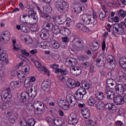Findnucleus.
I'll return each instance as SVG.
<instances>
[{
	"label": "nucleus",
	"mask_w": 126,
	"mask_h": 126,
	"mask_svg": "<svg viewBox=\"0 0 126 126\" xmlns=\"http://www.w3.org/2000/svg\"><path fill=\"white\" fill-rule=\"evenodd\" d=\"M84 24H93L96 25L97 24V20H96V16L93 15H89L88 14H84L82 18Z\"/></svg>",
	"instance_id": "1"
},
{
	"label": "nucleus",
	"mask_w": 126,
	"mask_h": 126,
	"mask_svg": "<svg viewBox=\"0 0 126 126\" xmlns=\"http://www.w3.org/2000/svg\"><path fill=\"white\" fill-rule=\"evenodd\" d=\"M113 100L117 105H123L124 103H126V94L123 97L121 95H118L114 97Z\"/></svg>",
	"instance_id": "2"
},
{
	"label": "nucleus",
	"mask_w": 126,
	"mask_h": 126,
	"mask_svg": "<svg viewBox=\"0 0 126 126\" xmlns=\"http://www.w3.org/2000/svg\"><path fill=\"white\" fill-rule=\"evenodd\" d=\"M73 46L78 49L83 48V41L79 37H75L72 40Z\"/></svg>",
	"instance_id": "3"
},
{
	"label": "nucleus",
	"mask_w": 126,
	"mask_h": 126,
	"mask_svg": "<svg viewBox=\"0 0 126 126\" xmlns=\"http://www.w3.org/2000/svg\"><path fill=\"white\" fill-rule=\"evenodd\" d=\"M30 84H31V80H30L29 78H27L24 82L25 87L28 88L29 90H31V92L33 91L36 93L37 89L35 88V87H33V85L31 86Z\"/></svg>",
	"instance_id": "4"
},
{
	"label": "nucleus",
	"mask_w": 126,
	"mask_h": 126,
	"mask_svg": "<svg viewBox=\"0 0 126 126\" xmlns=\"http://www.w3.org/2000/svg\"><path fill=\"white\" fill-rule=\"evenodd\" d=\"M66 84L69 88H75L80 86V83L78 81L75 82L74 79H69L66 82Z\"/></svg>",
	"instance_id": "5"
},
{
	"label": "nucleus",
	"mask_w": 126,
	"mask_h": 126,
	"mask_svg": "<svg viewBox=\"0 0 126 126\" xmlns=\"http://www.w3.org/2000/svg\"><path fill=\"white\" fill-rule=\"evenodd\" d=\"M68 120L69 125H76V124L78 123V120L76 117V115H75L74 113L71 114L68 116Z\"/></svg>",
	"instance_id": "6"
},
{
	"label": "nucleus",
	"mask_w": 126,
	"mask_h": 126,
	"mask_svg": "<svg viewBox=\"0 0 126 126\" xmlns=\"http://www.w3.org/2000/svg\"><path fill=\"white\" fill-rule=\"evenodd\" d=\"M29 94L26 92H23L21 94V98L20 99V101L21 103H23L25 105L28 104V99H29ZM28 99V100H27Z\"/></svg>",
	"instance_id": "7"
},
{
	"label": "nucleus",
	"mask_w": 126,
	"mask_h": 126,
	"mask_svg": "<svg viewBox=\"0 0 126 126\" xmlns=\"http://www.w3.org/2000/svg\"><path fill=\"white\" fill-rule=\"evenodd\" d=\"M116 93L112 90L106 91L104 93V96L107 100H113L115 98Z\"/></svg>",
	"instance_id": "8"
},
{
	"label": "nucleus",
	"mask_w": 126,
	"mask_h": 126,
	"mask_svg": "<svg viewBox=\"0 0 126 126\" xmlns=\"http://www.w3.org/2000/svg\"><path fill=\"white\" fill-rule=\"evenodd\" d=\"M104 110H108L109 112L115 113L117 111V107L112 103H107L105 104Z\"/></svg>",
	"instance_id": "9"
},
{
	"label": "nucleus",
	"mask_w": 126,
	"mask_h": 126,
	"mask_svg": "<svg viewBox=\"0 0 126 126\" xmlns=\"http://www.w3.org/2000/svg\"><path fill=\"white\" fill-rule=\"evenodd\" d=\"M115 89H116L117 92L118 91L119 94H124L125 90H126V84H124V86L122 84L117 85L115 87Z\"/></svg>",
	"instance_id": "10"
},
{
	"label": "nucleus",
	"mask_w": 126,
	"mask_h": 126,
	"mask_svg": "<svg viewBox=\"0 0 126 126\" xmlns=\"http://www.w3.org/2000/svg\"><path fill=\"white\" fill-rule=\"evenodd\" d=\"M44 29L43 30H45L46 32H52L53 31V27H54V24L52 23H48L47 22L43 23Z\"/></svg>",
	"instance_id": "11"
},
{
	"label": "nucleus",
	"mask_w": 126,
	"mask_h": 126,
	"mask_svg": "<svg viewBox=\"0 0 126 126\" xmlns=\"http://www.w3.org/2000/svg\"><path fill=\"white\" fill-rule=\"evenodd\" d=\"M7 57V54L3 52L2 49L0 48V61L1 62H5L7 64V63H8Z\"/></svg>",
	"instance_id": "12"
},
{
	"label": "nucleus",
	"mask_w": 126,
	"mask_h": 126,
	"mask_svg": "<svg viewBox=\"0 0 126 126\" xmlns=\"http://www.w3.org/2000/svg\"><path fill=\"white\" fill-rule=\"evenodd\" d=\"M70 72L73 75H80V74H81V68L79 67L73 66L70 69Z\"/></svg>",
	"instance_id": "13"
},
{
	"label": "nucleus",
	"mask_w": 126,
	"mask_h": 126,
	"mask_svg": "<svg viewBox=\"0 0 126 126\" xmlns=\"http://www.w3.org/2000/svg\"><path fill=\"white\" fill-rule=\"evenodd\" d=\"M39 35L42 40H49V32L45 30L42 29L40 32Z\"/></svg>",
	"instance_id": "14"
},
{
	"label": "nucleus",
	"mask_w": 126,
	"mask_h": 126,
	"mask_svg": "<svg viewBox=\"0 0 126 126\" xmlns=\"http://www.w3.org/2000/svg\"><path fill=\"white\" fill-rule=\"evenodd\" d=\"M80 89H78L75 94L74 98L75 100H79L81 101L83 100V97H84V94H82V92H80Z\"/></svg>",
	"instance_id": "15"
},
{
	"label": "nucleus",
	"mask_w": 126,
	"mask_h": 126,
	"mask_svg": "<svg viewBox=\"0 0 126 126\" xmlns=\"http://www.w3.org/2000/svg\"><path fill=\"white\" fill-rule=\"evenodd\" d=\"M116 73L118 74L119 76V79L120 81H122V82H126V74L123 72V71L120 70H118L116 71Z\"/></svg>",
	"instance_id": "16"
},
{
	"label": "nucleus",
	"mask_w": 126,
	"mask_h": 126,
	"mask_svg": "<svg viewBox=\"0 0 126 126\" xmlns=\"http://www.w3.org/2000/svg\"><path fill=\"white\" fill-rule=\"evenodd\" d=\"M37 8L38 10H39V14L40 15L41 17H43V18H45V19H47V20H50L51 18H52V17L51 15H49L48 13H45L42 12V10H41V8H40V7L37 6Z\"/></svg>",
	"instance_id": "17"
},
{
	"label": "nucleus",
	"mask_w": 126,
	"mask_h": 126,
	"mask_svg": "<svg viewBox=\"0 0 126 126\" xmlns=\"http://www.w3.org/2000/svg\"><path fill=\"white\" fill-rule=\"evenodd\" d=\"M65 100H60L58 102V105L60 108L63 109V110H67L69 108L68 104L66 103Z\"/></svg>",
	"instance_id": "18"
},
{
	"label": "nucleus",
	"mask_w": 126,
	"mask_h": 126,
	"mask_svg": "<svg viewBox=\"0 0 126 126\" xmlns=\"http://www.w3.org/2000/svg\"><path fill=\"white\" fill-rule=\"evenodd\" d=\"M82 115L85 119H88L90 117V111L87 108H83L81 109Z\"/></svg>",
	"instance_id": "19"
},
{
	"label": "nucleus",
	"mask_w": 126,
	"mask_h": 126,
	"mask_svg": "<svg viewBox=\"0 0 126 126\" xmlns=\"http://www.w3.org/2000/svg\"><path fill=\"white\" fill-rule=\"evenodd\" d=\"M95 62L97 63H99L100 66H104L106 64V57H100L95 59Z\"/></svg>",
	"instance_id": "20"
},
{
	"label": "nucleus",
	"mask_w": 126,
	"mask_h": 126,
	"mask_svg": "<svg viewBox=\"0 0 126 126\" xmlns=\"http://www.w3.org/2000/svg\"><path fill=\"white\" fill-rule=\"evenodd\" d=\"M42 87L44 91L48 92V91H50V83L48 81H44L42 84Z\"/></svg>",
	"instance_id": "21"
},
{
	"label": "nucleus",
	"mask_w": 126,
	"mask_h": 126,
	"mask_svg": "<svg viewBox=\"0 0 126 126\" xmlns=\"http://www.w3.org/2000/svg\"><path fill=\"white\" fill-rule=\"evenodd\" d=\"M76 27L77 28H78V29H80V30L83 32H88L89 31L87 27L84 26V25L81 23H78L76 25Z\"/></svg>",
	"instance_id": "22"
},
{
	"label": "nucleus",
	"mask_w": 126,
	"mask_h": 126,
	"mask_svg": "<svg viewBox=\"0 0 126 126\" xmlns=\"http://www.w3.org/2000/svg\"><path fill=\"white\" fill-rule=\"evenodd\" d=\"M28 13V17H29V18L31 17V18H33V20H35L36 22L38 21V18L37 17V16H36V13L34 11L32 10H29Z\"/></svg>",
	"instance_id": "23"
},
{
	"label": "nucleus",
	"mask_w": 126,
	"mask_h": 126,
	"mask_svg": "<svg viewBox=\"0 0 126 126\" xmlns=\"http://www.w3.org/2000/svg\"><path fill=\"white\" fill-rule=\"evenodd\" d=\"M11 97V95H10V94L5 91L2 92L1 94V98L2 100V99H4L5 101H7L8 100L7 99V98H8V99H10Z\"/></svg>",
	"instance_id": "24"
},
{
	"label": "nucleus",
	"mask_w": 126,
	"mask_h": 126,
	"mask_svg": "<svg viewBox=\"0 0 126 126\" xmlns=\"http://www.w3.org/2000/svg\"><path fill=\"white\" fill-rule=\"evenodd\" d=\"M55 21L57 24H59L60 25H61L64 23V21H65V19L61 16H59L55 19Z\"/></svg>",
	"instance_id": "25"
},
{
	"label": "nucleus",
	"mask_w": 126,
	"mask_h": 126,
	"mask_svg": "<svg viewBox=\"0 0 126 126\" xmlns=\"http://www.w3.org/2000/svg\"><path fill=\"white\" fill-rule=\"evenodd\" d=\"M95 107L98 109V110H105V104L102 101H99L95 104Z\"/></svg>",
	"instance_id": "26"
},
{
	"label": "nucleus",
	"mask_w": 126,
	"mask_h": 126,
	"mask_svg": "<svg viewBox=\"0 0 126 126\" xmlns=\"http://www.w3.org/2000/svg\"><path fill=\"white\" fill-rule=\"evenodd\" d=\"M52 31H53V33H54L55 35H58L59 33H61V30H60L59 26L57 25H53Z\"/></svg>",
	"instance_id": "27"
},
{
	"label": "nucleus",
	"mask_w": 126,
	"mask_h": 126,
	"mask_svg": "<svg viewBox=\"0 0 126 126\" xmlns=\"http://www.w3.org/2000/svg\"><path fill=\"white\" fill-rule=\"evenodd\" d=\"M120 64L123 68H126V59L122 58L120 60Z\"/></svg>",
	"instance_id": "28"
},
{
	"label": "nucleus",
	"mask_w": 126,
	"mask_h": 126,
	"mask_svg": "<svg viewBox=\"0 0 126 126\" xmlns=\"http://www.w3.org/2000/svg\"><path fill=\"white\" fill-rule=\"evenodd\" d=\"M10 86L12 87V88H18L19 87V81H12L10 83Z\"/></svg>",
	"instance_id": "29"
},
{
	"label": "nucleus",
	"mask_w": 126,
	"mask_h": 126,
	"mask_svg": "<svg viewBox=\"0 0 126 126\" xmlns=\"http://www.w3.org/2000/svg\"><path fill=\"white\" fill-rule=\"evenodd\" d=\"M93 51H97L100 47V43L97 41H94L92 44Z\"/></svg>",
	"instance_id": "30"
},
{
	"label": "nucleus",
	"mask_w": 126,
	"mask_h": 126,
	"mask_svg": "<svg viewBox=\"0 0 126 126\" xmlns=\"http://www.w3.org/2000/svg\"><path fill=\"white\" fill-rule=\"evenodd\" d=\"M21 31L22 32H23L24 33H29V32L30 31V29H29V27L26 26H23L21 27Z\"/></svg>",
	"instance_id": "31"
},
{
	"label": "nucleus",
	"mask_w": 126,
	"mask_h": 126,
	"mask_svg": "<svg viewBox=\"0 0 126 126\" xmlns=\"http://www.w3.org/2000/svg\"><path fill=\"white\" fill-rule=\"evenodd\" d=\"M65 64L68 67H69V66H73V64H72L71 58H68L66 60Z\"/></svg>",
	"instance_id": "32"
},
{
	"label": "nucleus",
	"mask_w": 126,
	"mask_h": 126,
	"mask_svg": "<svg viewBox=\"0 0 126 126\" xmlns=\"http://www.w3.org/2000/svg\"><path fill=\"white\" fill-rule=\"evenodd\" d=\"M51 45L54 49H59V48H60V44H59V43L55 40H53L51 41Z\"/></svg>",
	"instance_id": "33"
},
{
	"label": "nucleus",
	"mask_w": 126,
	"mask_h": 126,
	"mask_svg": "<svg viewBox=\"0 0 126 126\" xmlns=\"http://www.w3.org/2000/svg\"><path fill=\"white\" fill-rule=\"evenodd\" d=\"M39 70L40 71H44V73H46L48 76H50V71L46 68L45 66L42 67V66H41L40 67H39Z\"/></svg>",
	"instance_id": "34"
},
{
	"label": "nucleus",
	"mask_w": 126,
	"mask_h": 126,
	"mask_svg": "<svg viewBox=\"0 0 126 126\" xmlns=\"http://www.w3.org/2000/svg\"><path fill=\"white\" fill-rule=\"evenodd\" d=\"M112 81H113V80H111L110 79H108L107 80V85H111V86H112L113 87L112 89H115V90H116V89H115V87L117 86V85H115V81H114V83L112 82Z\"/></svg>",
	"instance_id": "35"
},
{
	"label": "nucleus",
	"mask_w": 126,
	"mask_h": 126,
	"mask_svg": "<svg viewBox=\"0 0 126 126\" xmlns=\"http://www.w3.org/2000/svg\"><path fill=\"white\" fill-rule=\"evenodd\" d=\"M95 97L98 100H103L104 98V94L102 92H99L98 94H96Z\"/></svg>",
	"instance_id": "36"
},
{
	"label": "nucleus",
	"mask_w": 126,
	"mask_h": 126,
	"mask_svg": "<svg viewBox=\"0 0 126 126\" xmlns=\"http://www.w3.org/2000/svg\"><path fill=\"white\" fill-rule=\"evenodd\" d=\"M3 35V37H4V39L6 42H8L9 41V39H10V34L8 33H2Z\"/></svg>",
	"instance_id": "37"
},
{
	"label": "nucleus",
	"mask_w": 126,
	"mask_h": 126,
	"mask_svg": "<svg viewBox=\"0 0 126 126\" xmlns=\"http://www.w3.org/2000/svg\"><path fill=\"white\" fill-rule=\"evenodd\" d=\"M118 15H120V16H121V17H123V18H125L126 17V13L124 10L122 9H121L118 11Z\"/></svg>",
	"instance_id": "38"
},
{
	"label": "nucleus",
	"mask_w": 126,
	"mask_h": 126,
	"mask_svg": "<svg viewBox=\"0 0 126 126\" xmlns=\"http://www.w3.org/2000/svg\"><path fill=\"white\" fill-rule=\"evenodd\" d=\"M35 126V120L32 118L29 119L28 121V126Z\"/></svg>",
	"instance_id": "39"
},
{
	"label": "nucleus",
	"mask_w": 126,
	"mask_h": 126,
	"mask_svg": "<svg viewBox=\"0 0 126 126\" xmlns=\"http://www.w3.org/2000/svg\"><path fill=\"white\" fill-rule=\"evenodd\" d=\"M66 102L67 105H70V104H72V99H71V96L70 95H67L66 96Z\"/></svg>",
	"instance_id": "40"
},
{
	"label": "nucleus",
	"mask_w": 126,
	"mask_h": 126,
	"mask_svg": "<svg viewBox=\"0 0 126 126\" xmlns=\"http://www.w3.org/2000/svg\"><path fill=\"white\" fill-rule=\"evenodd\" d=\"M116 32L119 35H123L125 34V31L121 27L116 30Z\"/></svg>",
	"instance_id": "41"
},
{
	"label": "nucleus",
	"mask_w": 126,
	"mask_h": 126,
	"mask_svg": "<svg viewBox=\"0 0 126 126\" xmlns=\"http://www.w3.org/2000/svg\"><path fill=\"white\" fill-rule=\"evenodd\" d=\"M43 108H44V104L42 103H39L38 106L36 107L37 112H42V111H43Z\"/></svg>",
	"instance_id": "42"
},
{
	"label": "nucleus",
	"mask_w": 126,
	"mask_h": 126,
	"mask_svg": "<svg viewBox=\"0 0 126 126\" xmlns=\"http://www.w3.org/2000/svg\"><path fill=\"white\" fill-rule=\"evenodd\" d=\"M107 61L109 63H112L114 62V57L112 55H108Z\"/></svg>",
	"instance_id": "43"
},
{
	"label": "nucleus",
	"mask_w": 126,
	"mask_h": 126,
	"mask_svg": "<svg viewBox=\"0 0 126 126\" xmlns=\"http://www.w3.org/2000/svg\"><path fill=\"white\" fill-rule=\"evenodd\" d=\"M75 12H77V13H80L81 11H82V7L78 6L74 8H73Z\"/></svg>",
	"instance_id": "44"
},
{
	"label": "nucleus",
	"mask_w": 126,
	"mask_h": 126,
	"mask_svg": "<svg viewBox=\"0 0 126 126\" xmlns=\"http://www.w3.org/2000/svg\"><path fill=\"white\" fill-rule=\"evenodd\" d=\"M34 106L32 104H29L28 105H27V109L28 110V111H33L34 110Z\"/></svg>",
	"instance_id": "45"
},
{
	"label": "nucleus",
	"mask_w": 126,
	"mask_h": 126,
	"mask_svg": "<svg viewBox=\"0 0 126 126\" xmlns=\"http://www.w3.org/2000/svg\"><path fill=\"white\" fill-rule=\"evenodd\" d=\"M105 17H106L105 13L102 12L99 14V18L100 20H104V18H105Z\"/></svg>",
	"instance_id": "46"
},
{
	"label": "nucleus",
	"mask_w": 126,
	"mask_h": 126,
	"mask_svg": "<svg viewBox=\"0 0 126 126\" xmlns=\"http://www.w3.org/2000/svg\"><path fill=\"white\" fill-rule=\"evenodd\" d=\"M21 53L24 56H25V57H28L30 55V54L29 52H27L25 49L22 50Z\"/></svg>",
	"instance_id": "47"
},
{
	"label": "nucleus",
	"mask_w": 126,
	"mask_h": 126,
	"mask_svg": "<svg viewBox=\"0 0 126 126\" xmlns=\"http://www.w3.org/2000/svg\"><path fill=\"white\" fill-rule=\"evenodd\" d=\"M85 124H86V125H95L96 124V122H93V120H86L85 121Z\"/></svg>",
	"instance_id": "48"
},
{
	"label": "nucleus",
	"mask_w": 126,
	"mask_h": 126,
	"mask_svg": "<svg viewBox=\"0 0 126 126\" xmlns=\"http://www.w3.org/2000/svg\"><path fill=\"white\" fill-rule=\"evenodd\" d=\"M24 72H25L26 74H29V71H30V67L29 66H24Z\"/></svg>",
	"instance_id": "49"
},
{
	"label": "nucleus",
	"mask_w": 126,
	"mask_h": 126,
	"mask_svg": "<svg viewBox=\"0 0 126 126\" xmlns=\"http://www.w3.org/2000/svg\"><path fill=\"white\" fill-rule=\"evenodd\" d=\"M65 20L66 21V26L67 27H69V26H70V23L72 22L71 19L69 18H67Z\"/></svg>",
	"instance_id": "50"
},
{
	"label": "nucleus",
	"mask_w": 126,
	"mask_h": 126,
	"mask_svg": "<svg viewBox=\"0 0 126 126\" xmlns=\"http://www.w3.org/2000/svg\"><path fill=\"white\" fill-rule=\"evenodd\" d=\"M45 101L47 102V104H49V103H51V102H53V101H54V98L52 96L48 97L46 98Z\"/></svg>",
	"instance_id": "51"
},
{
	"label": "nucleus",
	"mask_w": 126,
	"mask_h": 126,
	"mask_svg": "<svg viewBox=\"0 0 126 126\" xmlns=\"http://www.w3.org/2000/svg\"><path fill=\"white\" fill-rule=\"evenodd\" d=\"M71 61L72 62V64H73V66H75V65L77 64V59L71 58Z\"/></svg>",
	"instance_id": "52"
},
{
	"label": "nucleus",
	"mask_w": 126,
	"mask_h": 126,
	"mask_svg": "<svg viewBox=\"0 0 126 126\" xmlns=\"http://www.w3.org/2000/svg\"><path fill=\"white\" fill-rule=\"evenodd\" d=\"M46 122H47V123H48V124H52V123H53V122H54V123L55 124V121L53 120V119L51 118V117H50L49 116L46 117Z\"/></svg>",
	"instance_id": "53"
},
{
	"label": "nucleus",
	"mask_w": 126,
	"mask_h": 126,
	"mask_svg": "<svg viewBox=\"0 0 126 126\" xmlns=\"http://www.w3.org/2000/svg\"><path fill=\"white\" fill-rule=\"evenodd\" d=\"M89 103V105L90 106H94V100L92 98V97H91L88 101Z\"/></svg>",
	"instance_id": "54"
},
{
	"label": "nucleus",
	"mask_w": 126,
	"mask_h": 126,
	"mask_svg": "<svg viewBox=\"0 0 126 126\" xmlns=\"http://www.w3.org/2000/svg\"><path fill=\"white\" fill-rule=\"evenodd\" d=\"M0 109H1V110H3L4 111V110H6V109H7V106H6V104L3 103V104H1L0 106Z\"/></svg>",
	"instance_id": "55"
},
{
	"label": "nucleus",
	"mask_w": 126,
	"mask_h": 126,
	"mask_svg": "<svg viewBox=\"0 0 126 126\" xmlns=\"http://www.w3.org/2000/svg\"><path fill=\"white\" fill-rule=\"evenodd\" d=\"M82 65L84 66V67H88L90 65V63L88 62H85L82 63Z\"/></svg>",
	"instance_id": "56"
},
{
	"label": "nucleus",
	"mask_w": 126,
	"mask_h": 126,
	"mask_svg": "<svg viewBox=\"0 0 126 126\" xmlns=\"http://www.w3.org/2000/svg\"><path fill=\"white\" fill-rule=\"evenodd\" d=\"M61 4L62 5V6L64 8H67L68 7V5L67 4V2H65V1H63L62 3H61Z\"/></svg>",
	"instance_id": "57"
},
{
	"label": "nucleus",
	"mask_w": 126,
	"mask_h": 126,
	"mask_svg": "<svg viewBox=\"0 0 126 126\" xmlns=\"http://www.w3.org/2000/svg\"><path fill=\"white\" fill-rule=\"evenodd\" d=\"M20 124H21V126H28V125H27V124H28V122L27 123V121H26V120H23V121H21L20 122Z\"/></svg>",
	"instance_id": "58"
},
{
	"label": "nucleus",
	"mask_w": 126,
	"mask_h": 126,
	"mask_svg": "<svg viewBox=\"0 0 126 126\" xmlns=\"http://www.w3.org/2000/svg\"><path fill=\"white\" fill-rule=\"evenodd\" d=\"M0 42H1V43H4V42H6L5 40L4 39L3 34H2V33H1L0 35Z\"/></svg>",
	"instance_id": "59"
},
{
	"label": "nucleus",
	"mask_w": 126,
	"mask_h": 126,
	"mask_svg": "<svg viewBox=\"0 0 126 126\" xmlns=\"http://www.w3.org/2000/svg\"><path fill=\"white\" fill-rule=\"evenodd\" d=\"M121 27H120V25L119 24H115L113 25V28L115 29V31H117L118 29H119Z\"/></svg>",
	"instance_id": "60"
},
{
	"label": "nucleus",
	"mask_w": 126,
	"mask_h": 126,
	"mask_svg": "<svg viewBox=\"0 0 126 126\" xmlns=\"http://www.w3.org/2000/svg\"><path fill=\"white\" fill-rule=\"evenodd\" d=\"M34 64L36 66V67H37L38 68H39V67H41V66H42L41 65V63H39V62L38 61H35L34 62Z\"/></svg>",
	"instance_id": "61"
},
{
	"label": "nucleus",
	"mask_w": 126,
	"mask_h": 126,
	"mask_svg": "<svg viewBox=\"0 0 126 126\" xmlns=\"http://www.w3.org/2000/svg\"><path fill=\"white\" fill-rule=\"evenodd\" d=\"M81 59L82 61H85L86 60H88L89 59V57L86 55H84L83 56H81Z\"/></svg>",
	"instance_id": "62"
},
{
	"label": "nucleus",
	"mask_w": 126,
	"mask_h": 126,
	"mask_svg": "<svg viewBox=\"0 0 126 126\" xmlns=\"http://www.w3.org/2000/svg\"><path fill=\"white\" fill-rule=\"evenodd\" d=\"M46 11H47L48 13H51V11H53V8H52V7L51 6H48L46 9Z\"/></svg>",
	"instance_id": "63"
},
{
	"label": "nucleus",
	"mask_w": 126,
	"mask_h": 126,
	"mask_svg": "<svg viewBox=\"0 0 126 126\" xmlns=\"http://www.w3.org/2000/svg\"><path fill=\"white\" fill-rule=\"evenodd\" d=\"M115 124L116 126H122L124 125L120 121H116Z\"/></svg>",
	"instance_id": "64"
}]
</instances>
